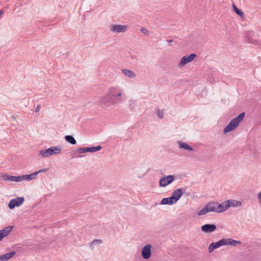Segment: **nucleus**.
<instances>
[{"label": "nucleus", "instance_id": "nucleus-1", "mask_svg": "<svg viewBox=\"0 0 261 261\" xmlns=\"http://www.w3.org/2000/svg\"><path fill=\"white\" fill-rule=\"evenodd\" d=\"M122 91L118 87H112L109 89L107 93L98 102L102 108L107 110L113 109V106L122 100Z\"/></svg>", "mask_w": 261, "mask_h": 261}, {"label": "nucleus", "instance_id": "nucleus-2", "mask_svg": "<svg viewBox=\"0 0 261 261\" xmlns=\"http://www.w3.org/2000/svg\"><path fill=\"white\" fill-rule=\"evenodd\" d=\"M240 241H236L231 238H223L216 243H212L208 246V251L211 253L214 249L219 248L222 246H233L240 244Z\"/></svg>", "mask_w": 261, "mask_h": 261}, {"label": "nucleus", "instance_id": "nucleus-3", "mask_svg": "<svg viewBox=\"0 0 261 261\" xmlns=\"http://www.w3.org/2000/svg\"><path fill=\"white\" fill-rule=\"evenodd\" d=\"M61 152V147L52 146L47 149L40 150L39 155L41 157L45 158L53 154H59Z\"/></svg>", "mask_w": 261, "mask_h": 261}, {"label": "nucleus", "instance_id": "nucleus-4", "mask_svg": "<svg viewBox=\"0 0 261 261\" xmlns=\"http://www.w3.org/2000/svg\"><path fill=\"white\" fill-rule=\"evenodd\" d=\"M175 180L174 176L169 175L164 176L159 180V186L160 187H165Z\"/></svg>", "mask_w": 261, "mask_h": 261}, {"label": "nucleus", "instance_id": "nucleus-5", "mask_svg": "<svg viewBox=\"0 0 261 261\" xmlns=\"http://www.w3.org/2000/svg\"><path fill=\"white\" fill-rule=\"evenodd\" d=\"M196 57L195 54H191L189 56H185L182 57L180 60L178 66L179 67H183L188 63L192 62Z\"/></svg>", "mask_w": 261, "mask_h": 261}, {"label": "nucleus", "instance_id": "nucleus-6", "mask_svg": "<svg viewBox=\"0 0 261 261\" xmlns=\"http://www.w3.org/2000/svg\"><path fill=\"white\" fill-rule=\"evenodd\" d=\"M128 27L127 25L113 24L111 26L110 30L113 33H123L127 31Z\"/></svg>", "mask_w": 261, "mask_h": 261}, {"label": "nucleus", "instance_id": "nucleus-7", "mask_svg": "<svg viewBox=\"0 0 261 261\" xmlns=\"http://www.w3.org/2000/svg\"><path fill=\"white\" fill-rule=\"evenodd\" d=\"M24 201L23 197H18L14 199L11 200L8 204V206L10 209H13L16 206H19Z\"/></svg>", "mask_w": 261, "mask_h": 261}, {"label": "nucleus", "instance_id": "nucleus-8", "mask_svg": "<svg viewBox=\"0 0 261 261\" xmlns=\"http://www.w3.org/2000/svg\"><path fill=\"white\" fill-rule=\"evenodd\" d=\"M152 248V246L150 244H147L144 246L141 251V254L142 257L145 259H149L151 255V249Z\"/></svg>", "mask_w": 261, "mask_h": 261}, {"label": "nucleus", "instance_id": "nucleus-9", "mask_svg": "<svg viewBox=\"0 0 261 261\" xmlns=\"http://www.w3.org/2000/svg\"><path fill=\"white\" fill-rule=\"evenodd\" d=\"M101 149V146H93L90 147H82L77 149V152L84 153L87 152H94Z\"/></svg>", "mask_w": 261, "mask_h": 261}, {"label": "nucleus", "instance_id": "nucleus-10", "mask_svg": "<svg viewBox=\"0 0 261 261\" xmlns=\"http://www.w3.org/2000/svg\"><path fill=\"white\" fill-rule=\"evenodd\" d=\"M13 226H8L0 230V242L10 234L13 230Z\"/></svg>", "mask_w": 261, "mask_h": 261}, {"label": "nucleus", "instance_id": "nucleus-11", "mask_svg": "<svg viewBox=\"0 0 261 261\" xmlns=\"http://www.w3.org/2000/svg\"><path fill=\"white\" fill-rule=\"evenodd\" d=\"M216 228V226L215 224H206L201 226V230L207 233L215 231Z\"/></svg>", "mask_w": 261, "mask_h": 261}, {"label": "nucleus", "instance_id": "nucleus-12", "mask_svg": "<svg viewBox=\"0 0 261 261\" xmlns=\"http://www.w3.org/2000/svg\"><path fill=\"white\" fill-rule=\"evenodd\" d=\"M228 202L229 200H226L220 204L217 202L218 213L223 212L230 207Z\"/></svg>", "mask_w": 261, "mask_h": 261}, {"label": "nucleus", "instance_id": "nucleus-13", "mask_svg": "<svg viewBox=\"0 0 261 261\" xmlns=\"http://www.w3.org/2000/svg\"><path fill=\"white\" fill-rule=\"evenodd\" d=\"M245 117V113L243 112L240 114L238 116L233 118L230 121L232 122L233 124L236 127L238 126L240 123L243 120Z\"/></svg>", "mask_w": 261, "mask_h": 261}, {"label": "nucleus", "instance_id": "nucleus-14", "mask_svg": "<svg viewBox=\"0 0 261 261\" xmlns=\"http://www.w3.org/2000/svg\"><path fill=\"white\" fill-rule=\"evenodd\" d=\"M37 175L35 172L30 174L20 176V182L23 180L30 181L37 178Z\"/></svg>", "mask_w": 261, "mask_h": 261}, {"label": "nucleus", "instance_id": "nucleus-15", "mask_svg": "<svg viewBox=\"0 0 261 261\" xmlns=\"http://www.w3.org/2000/svg\"><path fill=\"white\" fill-rule=\"evenodd\" d=\"M205 206L206 207L208 212H213L218 213L217 202H209L205 205Z\"/></svg>", "mask_w": 261, "mask_h": 261}, {"label": "nucleus", "instance_id": "nucleus-16", "mask_svg": "<svg viewBox=\"0 0 261 261\" xmlns=\"http://www.w3.org/2000/svg\"><path fill=\"white\" fill-rule=\"evenodd\" d=\"M3 179L5 180H9L15 182H20V176H12L8 174H5L3 176Z\"/></svg>", "mask_w": 261, "mask_h": 261}, {"label": "nucleus", "instance_id": "nucleus-17", "mask_svg": "<svg viewBox=\"0 0 261 261\" xmlns=\"http://www.w3.org/2000/svg\"><path fill=\"white\" fill-rule=\"evenodd\" d=\"M15 254V251L10 252L5 254L0 255V261H7Z\"/></svg>", "mask_w": 261, "mask_h": 261}, {"label": "nucleus", "instance_id": "nucleus-18", "mask_svg": "<svg viewBox=\"0 0 261 261\" xmlns=\"http://www.w3.org/2000/svg\"><path fill=\"white\" fill-rule=\"evenodd\" d=\"M178 146L180 148H183L190 151H193V148L190 145H189L188 143L182 142L181 141H178L177 142Z\"/></svg>", "mask_w": 261, "mask_h": 261}, {"label": "nucleus", "instance_id": "nucleus-19", "mask_svg": "<svg viewBox=\"0 0 261 261\" xmlns=\"http://www.w3.org/2000/svg\"><path fill=\"white\" fill-rule=\"evenodd\" d=\"M236 128L234 125L233 124L232 122L230 121L229 123L225 126L224 129V133L226 134L229 132L232 131Z\"/></svg>", "mask_w": 261, "mask_h": 261}, {"label": "nucleus", "instance_id": "nucleus-20", "mask_svg": "<svg viewBox=\"0 0 261 261\" xmlns=\"http://www.w3.org/2000/svg\"><path fill=\"white\" fill-rule=\"evenodd\" d=\"M122 71L124 74L129 77V78H134L136 76L135 73L130 70L127 69H122Z\"/></svg>", "mask_w": 261, "mask_h": 261}, {"label": "nucleus", "instance_id": "nucleus-21", "mask_svg": "<svg viewBox=\"0 0 261 261\" xmlns=\"http://www.w3.org/2000/svg\"><path fill=\"white\" fill-rule=\"evenodd\" d=\"M182 190L181 189H177L173 191L172 194L173 196L177 201H178L182 195Z\"/></svg>", "mask_w": 261, "mask_h": 261}, {"label": "nucleus", "instance_id": "nucleus-22", "mask_svg": "<svg viewBox=\"0 0 261 261\" xmlns=\"http://www.w3.org/2000/svg\"><path fill=\"white\" fill-rule=\"evenodd\" d=\"M229 200V204L230 205V207H239L241 205V202L240 201H238L236 200Z\"/></svg>", "mask_w": 261, "mask_h": 261}, {"label": "nucleus", "instance_id": "nucleus-23", "mask_svg": "<svg viewBox=\"0 0 261 261\" xmlns=\"http://www.w3.org/2000/svg\"><path fill=\"white\" fill-rule=\"evenodd\" d=\"M66 141L69 142L72 145H74L76 143V141L74 137L71 135H67L65 137Z\"/></svg>", "mask_w": 261, "mask_h": 261}, {"label": "nucleus", "instance_id": "nucleus-24", "mask_svg": "<svg viewBox=\"0 0 261 261\" xmlns=\"http://www.w3.org/2000/svg\"><path fill=\"white\" fill-rule=\"evenodd\" d=\"M208 213L206 207L205 206L202 210L198 212V215L199 216L205 215L206 213Z\"/></svg>", "mask_w": 261, "mask_h": 261}, {"label": "nucleus", "instance_id": "nucleus-25", "mask_svg": "<svg viewBox=\"0 0 261 261\" xmlns=\"http://www.w3.org/2000/svg\"><path fill=\"white\" fill-rule=\"evenodd\" d=\"M161 204L162 205H166L169 204L170 205L169 201L168 199V198H163L161 201Z\"/></svg>", "mask_w": 261, "mask_h": 261}, {"label": "nucleus", "instance_id": "nucleus-26", "mask_svg": "<svg viewBox=\"0 0 261 261\" xmlns=\"http://www.w3.org/2000/svg\"><path fill=\"white\" fill-rule=\"evenodd\" d=\"M168 198L169 201L170 205L173 204L177 201L176 199L172 195L171 197Z\"/></svg>", "mask_w": 261, "mask_h": 261}, {"label": "nucleus", "instance_id": "nucleus-27", "mask_svg": "<svg viewBox=\"0 0 261 261\" xmlns=\"http://www.w3.org/2000/svg\"><path fill=\"white\" fill-rule=\"evenodd\" d=\"M128 103L130 109H131L132 110H134L135 109V102L134 100H128Z\"/></svg>", "mask_w": 261, "mask_h": 261}, {"label": "nucleus", "instance_id": "nucleus-28", "mask_svg": "<svg viewBox=\"0 0 261 261\" xmlns=\"http://www.w3.org/2000/svg\"><path fill=\"white\" fill-rule=\"evenodd\" d=\"M140 31L141 32V33H142L143 34H144L146 36H148L149 35V32H148V31L146 28H141L140 29Z\"/></svg>", "mask_w": 261, "mask_h": 261}, {"label": "nucleus", "instance_id": "nucleus-29", "mask_svg": "<svg viewBox=\"0 0 261 261\" xmlns=\"http://www.w3.org/2000/svg\"><path fill=\"white\" fill-rule=\"evenodd\" d=\"M235 12H236V13L238 15H239L241 17H242V18H243V17H244V12H243L242 11H241V10H240V9H237V10H236V11H235Z\"/></svg>", "mask_w": 261, "mask_h": 261}, {"label": "nucleus", "instance_id": "nucleus-30", "mask_svg": "<svg viewBox=\"0 0 261 261\" xmlns=\"http://www.w3.org/2000/svg\"><path fill=\"white\" fill-rule=\"evenodd\" d=\"M48 170V168H44V169H40V170H39L38 171H35V173H36V175L37 176L39 173H42V172H46Z\"/></svg>", "mask_w": 261, "mask_h": 261}, {"label": "nucleus", "instance_id": "nucleus-31", "mask_svg": "<svg viewBox=\"0 0 261 261\" xmlns=\"http://www.w3.org/2000/svg\"><path fill=\"white\" fill-rule=\"evenodd\" d=\"M157 114H158V117L162 119L163 118V115H164V113H163V112L162 111H161L160 110H158L157 111Z\"/></svg>", "mask_w": 261, "mask_h": 261}, {"label": "nucleus", "instance_id": "nucleus-32", "mask_svg": "<svg viewBox=\"0 0 261 261\" xmlns=\"http://www.w3.org/2000/svg\"><path fill=\"white\" fill-rule=\"evenodd\" d=\"M102 241L101 240H94L91 242V245L95 243H101Z\"/></svg>", "mask_w": 261, "mask_h": 261}, {"label": "nucleus", "instance_id": "nucleus-33", "mask_svg": "<svg viewBox=\"0 0 261 261\" xmlns=\"http://www.w3.org/2000/svg\"><path fill=\"white\" fill-rule=\"evenodd\" d=\"M40 106L39 105H38L37 106V107L36 108L35 112H38L40 111Z\"/></svg>", "mask_w": 261, "mask_h": 261}, {"label": "nucleus", "instance_id": "nucleus-34", "mask_svg": "<svg viewBox=\"0 0 261 261\" xmlns=\"http://www.w3.org/2000/svg\"><path fill=\"white\" fill-rule=\"evenodd\" d=\"M167 41L169 42V45L171 46V43H172L173 42V40H167Z\"/></svg>", "mask_w": 261, "mask_h": 261}, {"label": "nucleus", "instance_id": "nucleus-35", "mask_svg": "<svg viewBox=\"0 0 261 261\" xmlns=\"http://www.w3.org/2000/svg\"><path fill=\"white\" fill-rule=\"evenodd\" d=\"M233 8L234 11H236V10L238 9V8L237 7V6L234 5H233Z\"/></svg>", "mask_w": 261, "mask_h": 261}, {"label": "nucleus", "instance_id": "nucleus-36", "mask_svg": "<svg viewBox=\"0 0 261 261\" xmlns=\"http://www.w3.org/2000/svg\"><path fill=\"white\" fill-rule=\"evenodd\" d=\"M3 13H4V11H3V10H0V15H3Z\"/></svg>", "mask_w": 261, "mask_h": 261}]
</instances>
